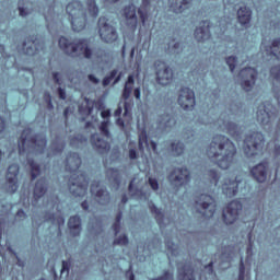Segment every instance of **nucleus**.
I'll return each instance as SVG.
<instances>
[{
  "mask_svg": "<svg viewBox=\"0 0 280 280\" xmlns=\"http://www.w3.org/2000/svg\"><path fill=\"white\" fill-rule=\"evenodd\" d=\"M273 153L275 156H280V145L277 143L275 144Z\"/></svg>",
  "mask_w": 280,
  "mask_h": 280,
  "instance_id": "nucleus-64",
  "label": "nucleus"
},
{
  "mask_svg": "<svg viewBox=\"0 0 280 280\" xmlns=\"http://www.w3.org/2000/svg\"><path fill=\"white\" fill-rule=\"evenodd\" d=\"M75 174H73L68 180V189L73 198H84L89 191V177L86 174L81 173L73 178Z\"/></svg>",
  "mask_w": 280,
  "mask_h": 280,
  "instance_id": "nucleus-7",
  "label": "nucleus"
},
{
  "mask_svg": "<svg viewBox=\"0 0 280 280\" xmlns=\"http://www.w3.org/2000/svg\"><path fill=\"white\" fill-rule=\"evenodd\" d=\"M185 152V144H183L180 141H177L176 143V154L177 156H180Z\"/></svg>",
  "mask_w": 280,
  "mask_h": 280,
  "instance_id": "nucleus-50",
  "label": "nucleus"
},
{
  "mask_svg": "<svg viewBox=\"0 0 280 280\" xmlns=\"http://www.w3.org/2000/svg\"><path fill=\"white\" fill-rule=\"evenodd\" d=\"M264 143H266V138H264V133L259 131H254L253 133L246 136L243 144V152L245 156H247V159H252V156L261 154Z\"/></svg>",
  "mask_w": 280,
  "mask_h": 280,
  "instance_id": "nucleus-3",
  "label": "nucleus"
},
{
  "mask_svg": "<svg viewBox=\"0 0 280 280\" xmlns=\"http://www.w3.org/2000/svg\"><path fill=\"white\" fill-rule=\"evenodd\" d=\"M135 90V74H129L122 90V100H130L132 91Z\"/></svg>",
  "mask_w": 280,
  "mask_h": 280,
  "instance_id": "nucleus-25",
  "label": "nucleus"
},
{
  "mask_svg": "<svg viewBox=\"0 0 280 280\" xmlns=\"http://www.w3.org/2000/svg\"><path fill=\"white\" fill-rule=\"evenodd\" d=\"M3 132H5V120L0 116V135H3Z\"/></svg>",
  "mask_w": 280,
  "mask_h": 280,
  "instance_id": "nucleus-58",
  "label": "nucleus"
},
{
  "mask_svg": "<svg viewBox=\"0 0 280 280\" xmlns=\"http://www.w3.org/2000/svg\"><path fill=\"white\" fill-rule=\"evenodd\" d=\"M194 266L191 264H186L182 269L178 270L179 280H196V275L194 273Z\"/></svg>",
  "mask_w": 280,
  "mask_h": 280,
  "instance_id": "nucleus-23",
  "label": "nucleus"
},
{
  "mask_svg": "<svg viewBox=\"0 0 280 280\" xmlns=\"http://www.w3.org/2000/svg\"><path fill=\"white\" fill-rule=\"evenodd\" d=\"M91 144L96 150H110V144L100 137L97 133H92L90 137Z\"/></svg>",
  "mask_w": 280,
  "mask_h": 280,
  "instance_id": "nucleus-24",
  "label": "nucleus"
},
{
  "mask_svg": "<svg viewBox=\"0 0 280 280\" xmlns=\"http://www.w3.org/2000/svg\"><path fill=\"white\" fill-rule=\"evenodd\" d=\"M15 218L18 220H25L26 218L25 211L23 209L18 210Z\"/></svg>",
  "mask_w": 280,
  "mask_h": 280,
  "instance_id": "nucleus-56",
  "label": "nucleus"
},
{
  "mask_svg": "<svg viewBox=\"0 0 280 280\" xmlns=\"http://www.w3.org/2000/svg\"><path fill=\"white\" fill-rule=\"evenodd\" d=\"M151 280H174V275L170 271H164L162 277L153 278Z\"/></svg>",
  "mask_w": 280,
  "mask_h": 280,
  "instance_id": "nucleus-44",
  "label": "nucleus"
},
{
  "mask_svg": "<svg viewBox=\"0 0 280 280\" xmlns=\"http://www.w3.org/2000/svg\"><path fill=\"white\" fill-rule=\"evenodd\" d=\"M165 248H166V255H167L168 259H170V257L176 256V245L174 244V242L166 240Z\"/></svg>",
  "mask_w": 280,
  "mask_h": 280,
  "instance_id": "nucleus-34",
  "label": "nucleus"
},
{
  "mask_svg": "<svg viewBox=\"0 0 280 280\" xmlns=\"http://www.w3.org/2000/svg\"><path fill=\"white\" fill-rule=\"evenodd\" d=\"M95 198H98V200L102 201L101 205H108V202H110V192L104 188H101L96 191Z\"/></svg>",
  "mask_w": 280,
  "mask_h": 280,
  "instance_id": "nucleus-30",
  "label": "nucleus"
},
{
  "mask_svg": "<svg viewBox=\"0 0 280 280\" xmlns=\"http://www.w3.org/2000/svg\"><path fill=\"white\" fill-rule=\"evenodd\" d=\"M108 121H102L100 126V130L104 137H110V130L108 129Z\"/></svg>",
  "mask_w": 280,
  "mask_h": 280,
  "instance_id": "nucleus-41",
  "label": "nucleus"
},
{
  "mask_svg": "<svg viewBox=\"0 0 280 280\" xmlns=\"http://www.w3.org/2000/svg\"><path fill=\"white\" fill-rule=\"evenodd\" d=\"M129 159L131 161L139 159V154L137 153V150H135V149L129 150Z\"/></svg>",
  "mask_w": 280,
  "mask_h": 280,
  "instance_id": "nucleus-55",
  "label": "nucleus"
},
{
  "mask_svg": "<svg viewBox=\"0 0 280 280\" xmlns=\"http://www.w3.org/2000/svg\"><path fill=\"white\" fill-rule=\"evenodd\" d=\"M143 8H150V0H142V7L138 9L139 19L142 25H145L148 21V10Z\"/></svg>",
  "mask_w": 280,
  "mask_h": 280,
  "instance_id": "nucleus-29",
  "label": "nucleus"
},
{
  "mask_svg": "<svg viewBox=\"0 0 280 280\" xmlns=\"http://www.w3.org/2000/svg\"><path fill=\"white\" fill-rule=\"evenodd\" d=\"M44 102H46L49 110L54 109V103L51 102V94L49 92L44 93Z\"/></svg>",
  "mask_w": 280,
  "mask_h": 280,
  "instance_id": "nucleus-43",
  "label": "nucleus"
},
{
  "mask_svg": "<svg viewBox=\"0 0 280 280\" xmlns=\"http://www.w3.org/2000/svg\"><path fill=\"white\" fill-rule=\"evenodd\" d=\"M240 190V180L237 177L235 178H225L224 183L222 184V191L224 196L228 198H233L237 196V191Z\"/></svg>",
  "mask_w": 280,
  "mask_h": 280,
  "instance_id": "nucleus-17",
  "label": "nucleus"
},
{
  "mask_svg": "<svg viewBox=\"0 0 280 280\" xmlns=\"http://www.w3.org/2000/svg\"><path fill=\"white\" fill-rule=\"evenodd\" d=\"M86 5L91 16H93V19H97V15L100 14L97 2L95 0H86Z\"/></svg>",
  "mask_w": 280,
  "mask_h": 280,
  "instance_id": "nucleus-33",
  "label": "nucleus"
},
{
  "mask_svg": "<svg viewBox=\"0 0 280 280\" xmlns=\"http://www.w3.org/2000/svg\"><path fill=\"white\" fill-rule=\"evenodd\" d=\"M242 202L237 200L231 201L222 212V219L224 224H235L240 218V211H242Z\"/></svg>",
  "mask_w": 280,
  "mask_h": 280,
  "instance_id": "nucleus-10",
  "label": "nucleus"
},
{
  "mask_svg": "<svg viewBox=\"0 0 280 280\" xmlns=\"http://www.w3.org/2000/svg\"><path fill=\"white\" fill-rule=\"evenodd\" d=\"M237 154V149L231 139L223 135H217L207 150V155L221 170H229L233 164V156Z\"/></svg>",
  "mask_w": 280,
  "mask_h": 280,
  "instance_id": "nucleus-1",
  "label": "nucleus"
},
{
  "mask_svg": "<svg viewBox=\"0 0 280 280\" xmlns=\"http://www.w3.org/2000/svg\"><path fill=\"white\" fill-rule=\"evenodd\" d=\"M145 145H148V131H145V129H143L139 133V142H138L139 150H143L145 148Z\"/></svg>",
  "mask_w": 280,
  "mask_h": 280,
  "instance_id": "nucleus-35",
  "label": "nucleus"
},
{
  "mask_svg": "<svg viewBox=\"0 0 280 280\" xmlns=\"http://www.w3.org/2000/svg\"><path fill=\"white\" fill-rule=\"evenodd\" d=\"M240 78H242L241 86L243 91H253L255 86V82L257 81V69L255 68H244L238 73Z\"/></svg>",
  "mask_w": 280,
  "mask_h": 280,
  "instance_id": "nucleus-11",
  "label": "nucleus"
},
{
  "mask_svg": "<svg viewBox=\"0 0 280 280\" xmlns=\"http://www.w3.org/2000/svg\"><path fill=\"white\" fill-rule=\"evenodd\" d=\"M190 182H191V173L187 168H177V176H176L177 191L183 186L187 187V185H189Z\"/></svg>",
  "mask_w": 280,
  "mask_h": 280,
  "instance_id": "nucleus-20",
  "label": "nucleus"
},
{
  "mask_svg": "<svg viewBox=\"0 0 280 280\" xmlns=\"http://www.w3.org/2000/svg\"><path fill=\"white\" fill-rule=\"evenodd\" d=\"M88 80H90V82H92L93 84H100V79H97V77H95L94 74H89Z\"/></svg>",
  "mask_w": 280,
  "mask_h": 280,
  "instance_id": "nucleus-60",
  "label": "nucleus"
},
{
  "mask_svg": "<svg viewBox=\"0 0 280 280\" xmlns=\"http://www.w3.org/2000/svg\"><path fill=\"white\" fill-rule=\"evenodd\" d=\"M238 275H246V266L244 265V258L240 260Z\"/></svg>",
  "mask_w": 280,
  "mask_h": 280,
  "instance_id": "nucleus-53",
  "label": "nucleus"
},
{
  "mask_svg": "<svg viewBox=\"0 0 280 280\" xmlns=\"http://www.w3.org/2000/svg\"><path fill=\"white\" fill-rule=\"evenodd\" d=\"M110 174H114V182L116 185H120L121 180L119 179V171L117 168H109Z\"/></svg>",
  "mask_w": 280,
  "mask_h": 280,
  "instance_id": "nucleus-46",
  "label": "nucleus"
},
{
  "mask_svg": "<svg viewBox=\"0 0 280 280\" xmlns=\"http://www.w3.org/2000/svg\"><path fill=\"white\" fill-rule=\"evenodd\" d=\"M194 0H177V3L179 2L180 4L177 7V12L183 14L186 10H189L191 8V2Z\"/></svg>",
  "mask_w": 280,
  "mask_h": 280,
  "instance_id": "nucleus-36",
  "label": "nucleus"
},
{
  "mask_svg": "<svg viewBox=\"0 0 280 280\" xmlns=\"http://www.w3.org/2000/svg\"><path fill=\"white\" fill-rule=\"evenodd\" d=\"M21 167L19 164H11L7 171V192L15 194L19 189V173Z\"/></svg>",
  "mask_w": 280,
  "mask_h": 280,
  "instance_id": "nucleus-12",
  "label": "nucleus"
},
{
  "mask_svg": "<svg viewBox=\"0 0 280 280\" xmlns=\"http://www.w3.org/2000/svg\"><path fill=\"white\" fill-rule=\"evenodd\" d=\"M79 113H86V115H91V113H93V106H79Z\"/></svg>",
  "mask_w": 280,
  "mask_h": 280,
  "instance_id": "nucleus-51",
  "label": "nucleus"
},
{
  "mask_svg": "<svg viewBox=\"0 0 280 280\" xmlns=\"http://www.w3.org/2000/svg\"><path fill=\"white\" fill-rule=\"evenodd\" d=\"M272 108V105H260L258 107V110L256 113V119L260 126H268L271 121H275L277 119V113L270 108Z\"/></svg>",
  "mask_w": 280,
  "mask_h": 280,
  "instance_id": "nucleus-14",
  "label": "nucleus"
},
{
  "mask_svg": "<svg viewBox=\"0 0 280 280\" xmlns=\"http://www.w3.org/2000/svg\"><path fill=\"white\" fill-rule=\"evenodd\" d=\"M177 104H179L184 110H192L194 106H196V93L194 90L183 88L178 96Z\"/></svg>",
  "mask_w": 280,
  "mask_h": 280,
  "instance_id": "nucleus-13",
  "label": "nucleus"
},
{
  "mask_svg": "<svg viewBox=\"0 0 280 280\" xmlns=\"http://www.w3.org/2000/svg\"><path fill=\"white\" fill-rule=\"evenodd\" d=\"M22 49L26 56H36V49H34L32 46L27 47L26 42L22 44Z\"/></svg>",
  "mask_w": 280,
  "mask_h": 280,
  "instance_id": "nucleus-40",
  "label": "nucleus"
},
{
  "mask_svg": "<svg viewBox=\"0 0 280 280\" xmlns=\"http://www.w3.org/2000/svg\"><path fill=\"white\" fill-rule=\"evenodd\" d=\"M253 19V11L248 7H241L237 11V20L243 27H248Z\"/></svg>",
  "mask_w": 280,
  "mask_h": 280,
  "instance_id": "nucleus-19",
  "label": "nucleus"
},
{
  "mask_svg": "<svg viewBox=\"0 0 280 280\" xmlns=\"http://www.w3.org/2000/svg\"><path fill=\"white\" fill-rule=\"evenodd\" d=\"M247 237H248L247 254H250V253H253V231H250L247 234Z\"/></svg>",
  "mask_w": 280,
  "mask_h": 280,
  "instance_id": "nucleus-47",
  "label": "nucleus"
},
{
  "mask_svg": "<svg viewBox=\"0 0 280 280\" xmlns=\"http://www.w3.org/2000/svg\"><path fill=\"white\" fill-rule=\"evenodd\" d=\"M83 9L84 4L80 0H72L66 7L73 32H84L86 30V19L82 21V18L78 16Z\"/></svg>",
  "mask_w": 280,
  "mask_h": 280,
  "instance_id": "nucleus-5",
  "label": "nucleus"
},
{
  "mask_svg": "<svg viewBox=\"0 0 280 280\" xmlns=\"http://www.w3.org/2000/svg\"><path fill=\"white\" fill-rule=\"evenodd\" d=\"M270 75L273 80L280 79V66H275L270 69Z\"/></svg>",
  "mask_w": 280,
  "mask_h": 280,
  "instance_id": "nucleus-42",
  "label": "nucleus"
},
{
  "mask_svg": "<svg viewBox=\"0 0 280 280\" xmlns=\"http://www.w3.org/2000/svg\"><path fill=\"white\" fill-rule=\"evenodd\" d=\"M73 159H77L78 163L75 165V170L73 171L74 174L79 173L80 165L82 164V160L80 159V155L78 153H72Z\"/></svg>",
  "mask_w": 280,
  "mask_h": 280,
  "instance_id": "nucleus-48",
  "label": "nucleus"
},
{
  "mask_svg": "<svg viewBox=\"0 0 280 280\" xmlns=\"http://www.w3.org/2000/svg\"><path fill=\"white\" fill-rule=\"evenodd\" d=\"M205 270H207L208 275H215V271L213 270V261H210L208 265H206Z\"/></svg>",
  "mask_w": 280,
  "mask_h": 280,
  "instance_id": "nucleus-54",
  "label": "nucleus"
},
{
  "mask_svg": "<svg viewBox=\"0 0 280 280\" xmlns=\"http://www.w3.org/2000/svg\"><path fill=\"white\" fill-rule=\"evenodd\" d=\"M68 229L72 233L73 237H78L82 232V219L80 215H73L69 218Z\"/></svg>",
  "mask_w": 280,
  "mask_h": 280,
  "instance_id": "nucleus-21",
  "label": "nucleus"
},
{
  "mask_svg": "<svg viewBox=\"0 0 280 280\" xmlns=\"http://www.w3.org/2000/svg\"><path fill=\"white\" fill-rule=\"evenodd\" d=\"M195 38L198 43H205L211 38V22L201 21L199 26L195 30Z\"/></svg>",
  "mask_w": 280,
  "mask_h": 280,
  "instance_id": "nucleus-16",
  "label": "nucleus"
},
{
  "mask_svg": "<svg viewBox=\"0 0 280 280\" xmlns=\"http://www.w3.org/2000/svg\"><path fill=\"white\" fill-rule=\"evenodd\" d=\"M45 222H51L56 226H62L65 224V217L62 214L46 212L44 217Z\"/></svg>",
  "mask_w": 280,
  "mask_h": 280,
  "instance_id": "nucleus-26",
  "label": "nucleus"
},
{
  "mask_svg": "<svg viewBox=\"0 0 280 280\" xmlns=\"http://www.w3.org/2000/svg\"><path fill=\"white\" fill-rule=\"evenodd\" d=\"M154 67L156 69L155 75L158 84H161V86L172 84L174 80V72L172 71V68L161 60L155 61Z\"/></svg>",
  "mask_w": 280,
  "mask_h": 280,
  "instance_id": "nucleus-8",
  "label": "nucleus"
},
{
  "mask_svg": "<svg viewBox=\"0 0 280 280\" xmlns=\"http://www.w3.org/2000/svg\"><path fill=\"white\" fill-rule=\"evenodd\" d=\"M225 129L228 130L229 135L233 137V139H236V141H240L242 139V128L237 126L235 122H228L225 125Z\"/></svg>",
  "mask_w": 280,
  "mask_h": 280,
  "instance_id": "nucleus-27",
  "label": "nucleus"
},
{
  "mask_svg": "<svg viewBox=\"0 0 280 280\" xmlns=\"http://www.w3.org/2000/svg\"><path fill=\"white\" fill-rule=\"evenodd\" d=\"M59 47L67 52L68 56H71V54H78L79 49L80 51H83V56L88 60H91L93 57V50L89 47V42L85 38L79 39L75 44H73L69 42L67 37L61 36L59 38Z\"/></svg>",
  "mask_w": 280,
  "mask_h": 280,
  "instance_id": "nucleus-4",
  "label": "nucleus"
},
{
  "mask_svg": "<svg viewBox=\"0 0 280 280\" xmlns=\"http://www.w3.org/2000/svg\"><path fill=\"white\" fill-rule=\"evenodd\" d=\"M69 266H70L69 261L67 260L62 261L61 275H65L66 272V276L69 277Z\"/></svg>",
  "mask_w": 280,
  "mask_h": 280,
  "instance_id": "nucleus-49",
  "label": "nucleus"
},
{
  "mask_svg": "<svg viewBox=\"0 0 280 280\" xmlns=\"http://www.w3.org/2000/svg\"><path fill=\"white\" fill-rule=\"evenodd\" d=\"M128 235L122 234L118 238L114 240L113 244L114 246L120 245V246H127L128 244Z\"/></svg>",
  "mask_w": 280,
  "mask_h": 280,
  "instance_id": "nucleus-39",
  "label": "nucleus"
},
{
  "mask_svg": "<svg viewBox=\"0 0 280 280\" xmlns=\"http://www.w3.org/2000/svg\"><path fill=\"white\" fill-rule=\"evenodd\" d=\"M208 176L210 178V183L218 186V183H220V175H218V172L215 170H210L208 171Z\"/></svg>",
  "mask_w": 280,
  "mask_h": 280,
  "instance_id": "nucleus-37",
  "label": "nucleus"
},
{
  "mask_svg": "<svg viewBox=\"0 0 280 280\" xmlns=\"http://www.w3.org/2000/svg\"><path fill=\"white\" fill-rule=\"evenodd\" d=\"M149 185H150L151 189H153V191H158V189H159V180H156V178L149 177Z\"/></svg>",
  "mask_w": 280,
  "mask_h": 280,
  "instance_id": "nucleus-45",
  "label": "nucleus"
},
{
  "mask_svg": "<svg viewBox=\"0 0 280 280\" xmlns=\"http://www.w3.org/2000/svg\"><path fill=\"white\" fill-rule=\"evenodd\" d=\"M27 165L31 168V179L36 180L38 176H40V165L37 164L34 159H28L27 160Z\"/></svg>",
  "mask_w": 280,
  "mask_h": 280,
  "instance_id": "nucleus-28",
  "label": "nucleus"
},
{
  "mask_svg": "<svg viewBox=\"0 0 280 280\" xmlns=\"http://www.w3.org/2000/svg\"><path fill=\"white\" fill-rule=\"evenodd\" d=\"M52 79H54L55 84H61V82H60V73L54 72L52 73Z\"/></svg>",
  "mask_w": 280,
  "mask_h": 280,
  "instance_id": "nucleus-62",
  "label": "nucleus"
},
{
  "mask_svg": "<svg viewBox=\"0 0 280 280\" xmlns=\"http://www.w3.org/2000/svg\"><path fill=\"white\" fill-rule=\"evenodd\" d=\"M112 229L115 232V235H117L119 231H121V223L114 222Z\"/></svg>",
  "mask_w": 280,
  "mask_h": 280,
  "instance_id": "nucleus-57",
  "label": "nucleus"
},
{
  "mask_svg": "<svg viewBox=\"0 0 280 280\" xmlns=\"http://www.w3.org/2000/svg\"><path fill=\"white\" fill-rule=\"evenodd\" d=\"M98 34L104 43H115L119 38L117 30L108 24V19H106V16L98 19Z\"/></svg>",
  "mask_w": 280,
  "mask_h": 280,
  "instance_id": "nucleus-9",
  "label": "nucleus"
},
{
  "mask_svg": "<svg viewBox=\"0 0 280 280\" xmlns=\"http://www.w3.org/2000/svg\"><path fill=\"white\" fill-rule=\"evenodd\" d=\"M122 16L126 20L127 27L135 32L137 30V25L139 24V18H137V5L135 3H130L122 9Z\"/></svg>",
  "mask_w": 280,
  "mask_h": 280,
  "instance_id": "nucleus-15",
  "label": "nucleus"
},
{
  "mask_svg": "<svg viewBox=\"0 0 280 280\" xmlns=\"http://www.w3.org/2000/svg\"><path fill=\"white\" fill-rule=\"evenodd\" d=\"M149 209L151 213L154 215L156 222L161 224V222H163V212L161 211V209H159L156 205H154V202L152 201L149 202Z\"/></svg>",
  "mask_w": 280,
  "mask_h": 280,
  "instance_id": "nucleus-32",
  "label": "nucleus"
},
{
  "mask_svg": "<svg viewBox=\"0 0 280 280\" xmlns=\"http://www.w3.org/2000/svg\"><path fill=\"white\" fill-rule=\"evenodd\" d=\"M196 213H200L201 218H213L215 215V210L218 209V203L211 195L201 194L195 201Z\"/></svg>",
  "mask_w": 280,
  "mask_h": 280,
  "instance_id": "nucleus-6",
  "label": "nucleus"
},
{
  "mask_svg": "<svg viewBox=\"0 0 280 280\" xmlns=\"http://www.w3.org/2000/svg\"><path fill=\"white\" fill-rule=\"evenodd\" d=\"M101 117L103 119H108V117H110V109H104L101 112Z\"/></svg>",
  "mask_w": 280,
  "mask_h": 280,
  "instance_id": "nucleus-61",
  "label": "nucleus"
},
{
  "mask_svg": "<svg viewBox=\"0 0 280 280\" xmlns=\"http://www.w3.org/2000/svg\"><path fill=\"white\" fill-rule=\"evenodd\" d=\"M250 174L257 183H266L268 178V163L262 162L250 170Z\"/></svg>",
  "mask_w": 280,
  "mask_h": 280,
  "instance_id": "nucleus-18",
  "label": "nucleus"
},
{
  "mask_svg": "<svg viewBox=\"0 0 280 280\" xmlns=\"http://www.w3.org/2000/svg\"><path fill=\"white\" fill-rule=\"evenodd\" d=\"M167 179L171 182V185L176 183V168H173L171 174H168Z\"/></svg>",
  "mask_w": 280,
  "mask_h": 280,
  "instance_id": "nucleus-52",
  "label": "nucleus"
},
{
  "mask_svg": "<svg viewBox=\"0 0 280 280\" xmlns=\"http://www.w3.org/2000/svg\"><path fill=\"white\" fill-rule=\"evenodd\" d=\"M58 94L60 100H67V92L62 88H58Z\"/></svg>",
  "mask_w": 280,
  "mask_h": 280,
  "instance_id": "nucleus-59",
  "label": "nucleus"
},
{
  "mask_svg": "<svg viewBox=\"0 0 280 280\" xmlns=\"http://www.w3.org/2000/svg\"><path fill=\"white\" fill-rule=\"evenodd\" d=\"M133 95H135L136 100H141V88H136L133 90Z\"/></svg>",
  "mask_w": 280,
  "mask_h": 280,
  "instance_id": "nucleus-63",
  "label": "nucleus"
},
{
  "mask_svg": "<svg viewBox=\"0 0 280 280\" xmlns=\"http://www.w3.org/2000/svg\"><path fill=\"white\" fill-rule=\"evenodd\" d=\"M18 148L20 156L32 154V152L44 154L45 148H47V138L42 135L32 136V129L27 128L22 131L18 140Z\"/></svg>",
  "mask_w": 280,
  "mask_h": 280,
  "instance_id": "nucleus-2",
  "label": "nucleus"
},
{
  "mask_svg": "<svg viewBox=\"0 0 280 280\" xmlns=\"http://www.w3.org/2000/svg\"><path fill=\"white\" fill-rule=\"evenodd\" d=\"M226 65L230 67L231 73L235 71V65H237V57L230 56L225 59Z\"/></svg>",
  "mask_w": 280,
  "mask_h": 280,
  "instance_id": "nucleus-38",
  "label": "nucleus"
},
{
  "mask_svg": "<svg viewBox=\"0 0 280 280\" xmlns=\"http://www.w3.org/2000/svg\"><path fill=\"white\" fill-rule=\"evenodd\" d=\"M47 194V179L45 177L39 178L34 187L33 196L35 200H39Z\"/></svg>",
  "mask_w": 280,
  "mask_h": 280,
  "instance_id": "nucleus-22",
  "label": "nucleus"
},
{
  "mask_svg": "<svg viewBox=\"0 0 280 280\" xmlns=\"http://www.w3.org/2000/svg\"><path fill=\"white\" fill-rule=\"evenodd\" d=\"M270 56H275L277 60H280V38L273 39L269 47Z\"/></svg>",
  "mask_w": 280,
  "mask_h": 280,
  "instance_id": "nucleus-31",
  "label": "nucleus"
}]
</instances>
